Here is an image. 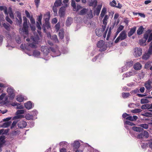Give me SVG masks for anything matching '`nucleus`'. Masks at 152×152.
<instances>
[{"label": "nucleus", "mask_w": 152, "mask_h": 152, "mask_svg": "<svg viewBox=\"0 0 152 152\" xmlns=\"http://www.w3.org/2000/svg\"><path fill=\"white\" fill-rule=\"evenodd\" d=\"M42 14H40V15L38 16V17L37 18V21H38L39 23H40V24H42Z\"/></svg>", "instance_id": "51"}, {"label": "nucleus", "mask_w": 152, "mask_h": 152, "mask_svg": "<svg viewBox=\"0 0 152 152\" xmlns=\"http://www.w3.org/2000/svg\"><path fill=\"white\" fill-rule=\"evenodd\" d=\"M132 129L134 131L137 132H140L142 131L143 129L141 127H137L136 126H133L132 128Z\"/></svg>", "instance_id": "32"}, {"label": "nucleus", "mask_w": 152, "mask_h": 152, "mask_svg": "<svg viewBox=\"0 0 152 152\" xmlns=\"http://www.w3.org/2000/svg\"><path fill=\"white\" fill-rule=\"evenodd\" d=\"M109 17L107 15H105L103 20V23L104 24H107V21Z\"/></svg>", "instance_id": "39"}, {"label": "nucleus", "mask_w": 152, "mask_h": 152, "mask_svg": "<svg viewBox=\"0 0 152 152\" xmlns=\"http://www.w3.org/2000/svg\"><path fill=\"white\" fill-rule=\"evenodd\" d=\"M34 2L37 8H38L40 3L39 0H34Z\"/></svg>", "instance_id": "62"}, {"label": "nucleus", "mask_w": 152, "mask_h": 152, "mask_svg": "<svg viewBox=\"0 0 152 152\" xmlns=\"http://www.w3.org/2000/svg\"><path fill=\"white\" fill-rule=\"evenodd\" d=\"M2 25L3 26L7 31H9L10 30V25L7 23H2Z\"/></svg>", "instance_id": "36"}, {"label": "nucleus", "mask_w": 152, "mask_h": 152, "mask_svg": "<svg viewBox=\"0 0 152 152\" xmlns=\"http://www.w3.org/2000/svg\"><path fill=\"white\" fill-rule=\"evenodd\" d=\"M141 115L143 116L149 117L151 116L152 115V114L151 113L147 112L144 114H142Z\"/></svg>", "instance_id": "44"}, {"label": "nucleus", "mask_w": 152, "mask_h": 152, "mask_svg": "<svg viewBox=\"0 0 152 152\" xmlns=\"http://www.w3.org/2000/svg\"><path fill=\"white\" fill-rule=\"evenodd\" d=\"M140 126L145 129H148V125L146 124H141L140 125Z\"/></svg>", "instance_id": "48"}, {"label": "nucleus", "mask_w": 152, "mask_h": 152, "mask_svg": "<svg viewBox=\"0 0 152 152\" xmlns=\"http://www.w3.org/2000/svg\"><path fill=\"white\" fill-rule=\"evenodd\" d=\"M60 24L59 22L55 26V28L57 31H58L60 29Z\"/></svg>", "instance_id": "53"}, {"label": "nucleus", "mask_w": 152, "mask_h": 152, "mask_svg": "<svg viewBox=\"0 0 152 152\" xmlns=\"http://www.w3.org/2000/svg\"><path fill=\"white\" fill-rule=\"evenodd\" d=\"M40 54V52L37 50L34 51L33 53V55L35 57H37L39 56Z\"/></svg>", "instance_id": "45"}, {"label": "nucleus", "mask_w": 152, "mask_h": 152, "mask_svg": "<svg viewBox=\"0 0 152 152\" xmlns=\"http://www.w3.org/2000/svg\"><path fill=\"white\" fill-rule=\"evenodd\" d=\"M50 18V12H48L46 13L44 17V19L45 21H49Z\"/></svg>", "instance_id": "28"}, {"label": "nucleus", "mask_w": 152, "mask_h": 152, "mask_svg": "<svg viewBox=\"0 0 152 152\" xmlns=\"http://www.w3.org/2000/svg\"><path fill=\"white\" fill-rule=\"evenodd\" d=\"M116 3L115 0H113L110 2V5L112 7H115L116 6Z\"/></svg>", "instance_id": "46"}, {"label": "nucleus", "mask_w": 152, "mask_h": 152, "mask_svg": "<svg viewBox=\"0 0 152 152\" xmlns=\"http://www.w3.org/2000/svg\"><path fill=\"white\" fill-rule=\"evenodd\" d=\"M152 31L151 29H148L145 32V33L144 34V38L148 39L147 42L149 43L152 40Z\"/></svg>", "instance_id": "2"}, {"label": "nucleus", "mask_w": 152, "mask_h": 152, "mask_svg": "<svg viewBox=\"0 0 152 152\" xmlns=\"http://www.w3.org/2000/svg\"><path fill=\"white\" fill-rule=\"evenodd\" d=\"M127 37V34L125 31H123L119 34L118 37L115 41V43H117L119 41L123 40Z\"/></svg>", "instance_id": "1"}, {"label": "nucleus", "mask_w": 152, "mask_h": 152, "mask_svg": "<svg viewBox=\"0 0 152 152\" xmlns=\"http://www.w3.org/2000/svg\"><path fill=\"white\" fill-rule=\"evenodd\" d=\"M148 39V38L146 39V38H145L144 37V36H143V39H141L139 40V43L140 45L141 46H142L144 44H145L144 45L145 46L146 45V44H145V43L146 42L147 40H148L147 39Z\"/></svg>", "instance_id": "24"}, {"label": "nucleus", "mask_w": 152, "mask_h": 152, "mask_svg": "<svg viewBox=\"0 0 152 152\" xmlns=\"http://www.w3.org/2000/svg\"><path fill=\"white\" fill-rule=\"evenodd\" d=\"M17 16L19 19L18 18H16V23L20 26H21L22 23V19L21 13H18Z\"/></svg>", "instance_id": "12"}, {"label": "nucleus", "mask_w": 152, "mask_h": 152, "mask_svg": "<svg viewBox=\"0 0 152 152\" xmlns=\"http://www.w3.org/2000/svg\"><path fill=\"white\" fill-rule=\"evenodd\" d=\"M82 8V7L80 5L77 4V7H76L75 9H73V10L74 11H77Z\"/></svg>", "instance_id": "57"}, {"label": "nucleus", "mask_w": 152, "mask_h": 152, "mask_svg": "<svg viewBox=\"0 0 152 152\" xmlns=\"http://www.w3.org/2000/svg\"><path fill=\"white\" fill-rule=\"evenodd\" d=\"M124 124L128 125L131 126H134L135 124L132 122H130L128 121H126L124 123Z\"/></svg>", "instance_id": "49"}, {"label": "nucleus", "mask_w": 152, "mask_h": 152, "mask_svg": "<svg viewBox=\"0 0 152 152\" xmlns=\"http://www.w3.org/2000/svg\"><path fill=\"white\" fill-rule=\"evenodd\" d=\"M24 113V111L23 110H17L16 113V115L14 116L12 118V119L15 120L19 118H21L23 117V115H19L20 114H23Z\"/></svg>", "instance_id": "4"}, {"label": "nucleus", "mask_w": 152, "mask_h": 152, "mask_svg": "<svg viewBox=\"0 0 152 152\" xmlns=\"http://www.w3.org/2000/svg\"><path fill=\"white\" fill-rule=\"evenodd\" d=\"M88 10L89 9H88L83 8L79 12V14L80 15H85L86 13Z\"/></svg>", "instance_id": "27"}, {"label": "nucleus", "mask_w": 152, "mask_h": 152, "mask_svg": "<svg viewBox=\"0 0 152 152\" xmlns=\"http://www.w3.org/2000/svg\"><path fill=\"white\" fill-rule=\"evenodd\" d=\"M104 42L103 40L99 41L97 44V46L99 48H102L104 46Z\"/></svg>", "instance_id": "22"}, {"label": "nucleus", "mask_w": 152, "mask_h": 152, "mask_svg": "<svg viewBox=\"0 0 152 152\" xmlns=\"http://www.w3.org/2000/svg\"><path fill=\"white\" fill-rule=\"evenodd\" d=\"M149 134L148 132L145 131L143 132L140 133L137 135V138L139 139H142L144 137L147 138L149 137Z\"/></svg>", "instance_id": "6"}, {"label": "nucleus", "mask_w": 152, "mask_h": 152, "mask_svg": "<svg viewBox=\"0 0 152 152\" xmlns=\"http://www.w3.org/2000/svg\"><path fill=\"white\" fill-rule=\"evenodd\" d=\"M67 142H61L59 143L60 145H63V146L64 147H66L67 146Z\"/></svg>", "instance_id": "60"}, {"label": "nucleus", "mask_w": 152, "mask_h": 152, "mask_svg": "<svg viewBox=\"0 0 152 152\" xmlns=\"http://www.w3.org/2000/svg\"><path fill=\"white\" fill-rule=\"evenodd\" d=\"M142 67V65L139 62L135 63L133 66L134 69L136 70H139L141 69Z\"/></svg>", "instance_id": "16"}, {"label": "nucleus", "mask_w": 152, "mask_h": 152, "mask_svg": "<svg viewBox=\"0 0 152 152\" xmlns=\"http://www.w3.org/2000/svg\"><path fill=\"white\" fill-rule=\"evenodd\" d=\"M144 30V28L142 26H140L137 30V34L138 35H140L142 34Z\"/></svg>", "instance_id": "25"}, {"label": "nucleus", "mask_w": 152, "mask_h": 152, "mask_svg": "<svg viewBox=\"0 0 152 152\" xmlns=\"http://www.w3.org/2000/svg\"><path fill=\"white\" fill-rule=\"evenodd\" d=\"M52 39L54 40L56 42H58L59 41L58 39L57 36L56 34L53 35L52 37Z\"/></svg>", "instance_id": "43"}, {"label": "nucleus", "mask_w": 152, "mask_h": 152, "mask_svg": "<svg viewBox=\"0 0 152 152\" xmlns=\"http://www.w3.org/2000/svg\"><path fill=\"white\" fill-rule=\"evenodd\" d=\"M71 6L73 7V9H75L76 5L75 1L74 0H71Z\"/></svg>", "instance_id": "50"}, {"label": "nucleus", "mask_w": 152, "mask_h": 152, "mask_svg": "<svg viewBox=\"0 0 152 152\" xmlns=\"http://www.w3.org/2000/svg\"><path fill=\"white\" fill-rule=\"evenodd\" d=\"M115 23H116L115 21L113 23H112V25L109 28V29L108 31V33H109L111 34V31L112 29H113V28H114V27L115 26Z\"/></svg>", "instance_id": "42"}, {"label": "nucleus", "mask_w": 152, "mask_h": 152, "mask_svg": "<svg viewBox=\"0 0 152 152\" xmlns=\"http://www.w3.org/2000/svg\"><path fill=\"white\" fill-rule=\"evenodd\" d=\"M130 95L129 92H123L122 93V96L123 98H127Z\"/></svg>", "instance_id": "37"}, {"label": "nucleus", "mask_w": 152, "mask_h": 152, "mask_svg": "<svg viewBox=\"0 0 152 152\" xmlns=\"http://www.w3.org/2000/svg\"><path fill=\"white\" fill-rule=\"evenodd\" d=\"M28 26L27 23H23L22 29L23 31L25 32L26 34H28Z\"/></svg>", "instance_id": "14"}, {"label": "nucleus", "mask_w": 152, "mask_h": 152, "mask_svg": "<svg viewBox=\"0 0 152 152\" xmlns=\"http://www.w3.org/2000/svg\"><path fill=\"white\" fill-rule=\"evenodd\" d=\"M142 110L140 109H135L131 111V112L133 113H140Z\"/></svg>", "instance_id": "47"}, {"label": "nucleus", "mask_w": 152, "mask_h": 152, "mask_svg": "<svg viewBox=\"0 0 152 152\" xmlns=\"http://www.w3.org/2000/svg\"><path fill=\"white\" fill-rule=\"evenodd\" d=\"M124 26L122 25H120L118 28L117 30V32H120L124 28Z\"/></svg>", "instance_id": "58"}, {"label": "nucleus", "mask_w": 152, "mask_h": 152, "mask_svg": "<svg viewBox=\"0 0 152 152\" xmlns=\"http://www.w3.org/2000/svg\"><path fill=\"white\" fill-rule=\"evenodd\" d=\"M137 73L134 70L132 71H130L125 74V75L126 77H129L132 76H133Z\"/></svg>", "instance_id": "18"}, {"label": "nucleus", "mask_w": 152, "mask_h": 152, "mask_svg": "<svg viewBox=\"0 0 152 152\" xmlns=\"http://www.w3.org/2000/svg\"><path fill=\"white\" fill-rule=\"evenodd\" d=\"M17 123V121H14L10 127L11 129H12L14 127V126H15Z\"/></svg>", "instance_id": "63"}, {"label": "nucleus", "mask_w": 152, "mask_h": 152, "mask_svg": "<svg viewBox=\"0 0 152 152\" xmlns=\"http://www.w3.org/2000/svg\"><path fill=\"white\" fill-rule=\"evenodd\" d=\"M72 19L71 18H68L67 19L66 22V25L67 26H69L72 22Z\"/></svg>", "instance_id": "26"}, {"label": "nucleus", "mask_w": 152, "mask_h": 152, "mask_svg": "<svg viewBox=\"0 0 152 152\" xmlns=\"http://www.w3.org/2000/svg\"><path fill=\"white\" fill-rule=\"evenodd\" d=\"M52 10L54 12V15L56 16L57 15V7L53 6V7Z\"/></svg>", "instance_id": "40"}, {"label": "nucleus", "mask_w": 152, "mask_h": 152, "mask_svg": "<svg viewBox=\"0 0 152 152\" xmlns=\"http://www.w3.org/2000/svg\"><path fill=\"white\" fill-rule=\"evenodd\" d=\"M106 8L105 7H103L102 10L100 17H101L102 18L104 16L106 12Z\"/></svg>", "instance_id": "31"}, {"label": "nucleus", "mask_w": 152, "mask_h": 152, "mask_svg": "<svg viewBox=\"0 0 152 152\" xmlns=\"http://www.w3.org/2000/svg\"><path fill=\"white\" fill-rule=\"evenodd\" d=\"M26 126V122L23 121H19L18 124V127L20 129L25 128Z\"/></svg>", "instance_id": "13"}, {"label": "nucleus", "mask_w": 152, "mask_h": 152, "mask_svg": "<svg viewBox=\"0 0 152 152\" xmlns=\"http://www.w3.org/2000/svg\"><path fill=\"white\" fill-rule=\"evenodd\" d=\"M24 106L26 109L29 110L32 108L33 105L32 102L29 101L24 104Z\"/></svg>", "instance_id": "15"}, {"label": "nucleus", "mask_w": 152, "mask_h": 152, "mask_svg": "<svg viewBox=\"0 0 152 152\" xmlns=\"http://www.w3.org/2000/svg\"><path fill=\"white\" fill-rule=\"evenodd\" d=\"M133 61H132L127 62L126 64H125V66L122 67V72L127 70L128 67H130L132 66L133 65Z\"/></svg>", "instance_id": "7"}, {"label": "nucleus", "mask_w": 152, "mask_h": 152, "mask_svg": "<svg viewBox=\"0 0 152 152\" xmlns=\"http://www.w3.org/2000/svg\"><path fill=\"white\" fill-rule=\"evenodd\" d=\"M151 55H152V48L149 47L147 53H145L143 55L142 58L144 60H147L149 58Z\"/></svg>", "instance_id": "5"}, {"label": "nucleus", "mask_w": 152, "mask_h": 152, "mask_svg": "<svg viewBox=\"0 0 152 152\" xmlns=\"http://www.w3.org/2000/svg\"><path fill=\"white\" fill-rule=\"evenodd\" d=\"M136 29V26H134L132 28L130 29V31L128 33V37H130L132 36L135 32Z\"/></svg>", "instance_id": "17"}, {"label": "nucleus", "mask_w": 152, "mask_h": 152, "mask_svg": "<svg viewBox=\"0 0 152 152\" xmlns=\"http://www.w3.org/2000/svg\"><path fill=\"white\" fill-rule=\"evenodd\" d=\"M19 132L18 130L13 131L12 132V134L13 136L16 135L18 134Z\"/></svg>", "instance_id": "64"}, {"label": "nucleus", "mask_w": 152, "mask_h": 152, "mask_svg": "<svg viewBox=\"0 0 152 152\" xmlns=\"http://www.w3.org/2000/svg\"><path fill=\"white\" fill-rule=\"evenodd\" d=\"M36 23V26L37 28L39 30H41V28L40 25H41L42 24H40V23H39L38 21H37Z\"/></svg>", "instance_id": "61"}, {"label": "nucleus", "mask_w": 152, "mask_h": 152, "mask_svg": "<svg viewBox=\"0 0 152 152\" xmlns=\"http://www.w3.org/2000/svg\"><path fill=\"white\" fill-rule=\"evenodd\" d=\"M97 1L96 0H94L93 1H90L88 3V5L89 6H93L95 8L97 6Z\"/></svg>", "instance_id": "20"}, {"label": "nucleus", "mask_w": 152, "mask_h": 152, "mask_svg": "<svg viewBox=\"0 0 152 152\" xmlns=\"http://www.w3.org/2000/svg\"><path fill=\"white\" fill-rule=\"evenodd\" d=\"M72 145L74 149H78L80 145V143L79 141H74Z\"/></svg>", "instance_id": "21"}, {"label": "nucleus", "mask_w": 152, "mask_h": 152, "mask_svg": "<svg viewBox=\"0 0 152 152\" xmlns=\"http://www.w3.org/2000/svg\"><path fill=\"white\" fill-rule=\"evenodd\" d=\"M150 106V104H146L142 105L141 107V108L142 109H149Z\"/></svg>", "instance_id": "38"}, {"label": "nucleus", "mask_w": 152, "mask_h": 152, "mask_svg": "<svg viewBox=\"0 0 152 152\" xmlns=\"http://www.w3.org/2000/svg\"><path fill=\"white\" fill-rule=\"evenodd\" d=\"M102 4L98 5L96 9L94 10L93 13L94 15H96L98 16L99 15L101 10L102 7Z\"/></svg>", "instance_id": "10"}, {"label": "nucleus", "mask_w": 152, "mask_h": 152, "mask_svg": "<svg viewBox=\"0 0 152 152\" xmlns=\"http://www.w3.org/2000/svg\"><path fill=\"white\" fill-rule=\"evenodd\" d=\"M64 31L63 29H61L59 30V33H58V35L60 38L61 39H63L64 37Z\"/></svg>", "instance_id": "33"}, {"label": "nucleus", "mask_w": 152, "mask_h": 152, "mask_svg": "<svg viewBox=\"0 0 152 152\" xmlns=\"http://www.w3.org/2000/svg\"><path fill=\"white\" fill-rule=\"evenodd\" d=\"M142 53V50L139 48H135L134 54L136 56L138 57L141 56Z\"/></svg>", "instance_id": "11"}, {"label": "nucleus", "mask_w": 152, "mask_h": 152, "mask_svg": "<svg viewBox=\"0 0 152 152\" xmlns=\"http://www.w3.org/2000/svg\"><path fill=\"white\" fill-rule=\"evenodd\" d=\"M15 90L12 87H8L7 90V91L8 93L9 97L10 100H12L14 98L15 94Z\"/></svg>", "instance_id": "3"}, {"label": "nucleus", "mask_w": 152, "mask_h": 152, "mask_svg": "<svg viewBox=\"0 0 152 152\" xmlns=\"http://www.w3.org/2000/svg\"><path fill=\"white\" fill-rule=\"evenodd\" d=\"M33 118V115L29 114H27L26 116V118L27 120L32 119Z\"/></svg>", "instance_id": "52"}, {"label": "nucleus", "mask_w": 152, "mask_h": 152, "mask_svg": "<svg viewBox=\"0 0 152 152\" xmlns=\"http://www.w3.org/2000/svg\"><path fill=\"white\" fill-rule=\"evenodd\" d=\"M6 138L5 136L3 135H2L0 136V143L4 144L5 142V139Z\"/></svg>", "instance_id": "34"}, {"label": "nucleus", "mask_w": 152, "mask_h": 152, "mask_svg": "<svg viewBox=\"0 0 152 152\" xmlns=\"http://www.w3.org/2000/svg\"><path fill=\"white\" fill-rule=\"evenodd\" d=\"M24 98L23 97L21 96H19L16 99V100L20 102H23V100Z\"/></svg>", "instance_id": "55"}, {"label": "nucleus", "mask_w": 152, "mask_h": 152, "mask_svg": "<svg viewBox=\"0 0 152 152\" xmlns=\"http://www.w3.org/2000/svg\"><path fill=\"white\" fill-rule=\"evenodd\" d=\"M42 51L43 52V54L45 56H47L49 53V49L45 47H42L41 48Z\"/></svg>", "instance_id": "23"}, {"label": "nucleus", "mask_w": 152, "mask_h": 152, "mask_svg": "<svg viewBox=\"0 0 152 152\" xmlns=\"http://www.w3.org/2000/svg\"><path fill=\"white\" fill-rule=\"evenodd\" d=\"M28 46L32 48H37V45L33 43H29L28 45Z\"/></svg>", "instance_id": "54"}, {"label": "nucleus", "mask_w": 152, "mask_h": 152, "mask_svg": "<svg viewBox=\"0 0 152 152\" xmlns=\"http://www.w3.org/2000/svg\"><path fill=\"white\" fill-rule=\"evenodd\" d=\"M5 19L8 22L10 23V24L11 25L13 23L12 21L10 19L8 16L6 17Z\"/></svg>", "instance_id": "59"}, {"label": "nucleus", "mask_w": 152, "mask_h": 152, "mask_svg": "<svg viewBox=\"0 0 152 152\" xmlns=\"http://www.w3.org/2000/svg\"><path fill=\"white\" fill-rule=\"evenodd\" d=\"M63 7H61L58 11V15L60 18L64 17L65 13V9Z\"/></svg>", "instance_id": "9"}, {"label": "nucleus", "mask_w": 152, "mask_h": 152, "mask_svg": "<svg viewBox=\"0 0 152 152\" xmlns=\"http://www.w3.org/2000/svg\"><path fill=\"white\" fill-rule=\"evenodd\" d=\"M151 82H150L149 81H148L147 82V83L145 84V86L147 89H150L151 88Z\"/></svg>", "instance_id": "35"}, {"label": "nucleus", "mask_w": 152, "mask_h": 152, "mask_svg": "<svg viewBox=\"0 0 152 152\" xmlns=\"http://www.w3.org/2000/svg\"><path fill=\"white\" fill-rule=\"evenodd\" d=\"M61 4L62 0H56L53 6L57 7L61 6Z\"/></svg>", "instance_id": "30"}, {"label": "nucleus", "mask_w": 152, "mask_h": 152, "mask_svg": "<svg viewBox=\"0 0 152 152\" xmlns=\"http://www.w3.org/2000/svg\"><path fill=\"white\" fill-rule=\"evenodd\" d=\"M87 18L88 19H91L93 17V11L90 9L86 13Z\"/></svg>", "instance_id": "19"}, {"label": "nucleus", "mask_w": 152, "mask_h": 152, "mask_svg": "<svg viewBox=\"0 0 152 152\" xmlns=\"http://www.w3.org/2000/svg\"><path fill=\"white\" fill-rule=\"evenodd\" d=\"M50 28V23L49 21H45V23L43 24L42 26V28L43 29V31L44 32H46V29H48Z\"/></svg>", "instance_id": "8"}, {"label": "nucleus", "mask_w": 152, "mask_h": 152, "mask_svg": "<svg viewBox=\"0 0 152 152\" xmlns=\"http://www.w3.org/2000/svg\"><path fill=\"white\" fill-rule=\"evenodd\" d=\"M12 123L11 121H9L4 123L2 125H1V127L7 128L9 127Z\"/></svg>", "instance_id": "29"}, {"label": "nucleus", "mask_w": 152, "mask_h": 152, "mask_svg": "<svg viewBox=\"0 0 152 152\" xmlns=\"http://www.w3.org/2000/svg\"><path fill=\"white\" fill-rule=\"evenodd\" d=\"M149 102L148 100L146 99H142L140 100V103L142 104H147Z\"/></svg>", "instance_id": "41"}, {"label": "nucleus", "mask_w": 152, "mask_h": 152, "mask_svg": "<svg viewBox=\"0 0 152 152\" xmlns=\"http://www.w3.org/2000/svg\"><path fill=\"white\" fill-rule=\"evenodd\" d=\"M69 0H64L63 1V3L64 4V6H63V7L66 8L68 6V5L67 3L69 2Z\"/></svg>", "instance_id": "56"}]
</instances>
